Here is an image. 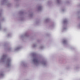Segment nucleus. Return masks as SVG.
I'll return each mask as SVG.
<instances>
[{
    "label": "nucleus",
    "instance_id": "nucleus-2",
    "mask_svg": "<svg viewBox=\"0 0 80 80\" xmlns=\"http://www.w3.org/2000/svg\"><path fill=\"white\" fill-rule=\"evenodd\" d=\"M63 42L64 43H66L67 42V40H64L63 41Z\"/></svg>",
    "mask_w": 80,
    "mask_h": 80
},
{
    "label": "nucleus",
    "instance_id": "nucleus-1",
    "mask_svg": "<svg viewBox=\"0 0 80 80\" xmlns=\"http://www.w3.org/2000/svg\"><path fill=\"white\" fill-rule=\"evenodd\" d=\"M33 62H38V60L36 58L34 59H33Z\"/></svg>",
    "mask_w": 80,
    "mask_h": 80
}]
</instances>
